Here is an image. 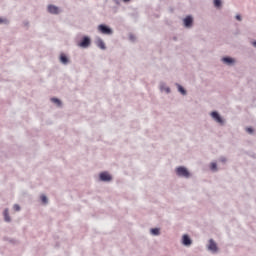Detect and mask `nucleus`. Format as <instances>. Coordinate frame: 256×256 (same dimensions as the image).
<instances>
[{"label": "nucleus", "mask_w": 256, "mask_h": 256, "mask_svg": "<svg viewBox=\"0 0 256 256\" xmlns=\"http://www.w3.org/2000/svg\"><path fill=\"white\" fill-rule=\"evenodd\" d=\"M176 173L179 177H185L186 179L190 177L189 170L183 166L176 168Z\"/></svg>", "instance_id": "1"}, {"label": "nucleus", "mask_w": 256, "mask_h": 256, "mask_svg": "<svg viewBox=\"0 0 256 256\" xmlns=\"http://www.w3.org/2000/svg\"><path fill=\"white\" fill-rule=\"evenodd\" d=\"M98 31L100 33H102L103 35H112L113 34V30H111V28H109L103 24L98 26Z\"/></svg>", "instance_id": "2"}, {"label": "nucleus", "mask_w": 256, "mask_h": 256, "mask_svg": "<svg viewBox=\"0 0 256 256\" xmlns=\"http://www.w3.org/2000/svg\"><path fill=\"white\" fill-rule=\"evenodd\" d=\"M209 251H212L213 253H217L218 248H217V243L213 239L209 240V245H208Z\"/></svg>", "instance_id": "3"}, {"label": "nucleus", "mask_w": 256, "mask_h": 256, "mask_svg": "<svg viewBox=\"0 0 256 256\" xmlns=\"http://www.w3.org/2000/svg\"><path fill=\"white\" fill-rule=\"evenodd\" d=\"M89 45H91V40L89 37H84L82 43L79 44V47L87 48Z\"/></svg>", "instance_id": "4"}, {"label": "nucleus", "mask_w": 256, "mask_h": 256, "mask_svg": "<svg viewBox=\"0 0 256 256\" xmlns=\"http://www.w3.org/2000/svg\"><path fill=\"white\" fill-rule=\"evenodd\" d=\"M211 116L215 119V121L217 123H220L221 125H223V118H221V116L219 115V113L217 112H212Z\"/></svg>", "instance_id": "5"}, {"label": "nucleus", "mask_w": 256, "mask_h": 256, "mask_svg": "<svg viewBox=\"0 0 256 256\" xmlns=\"http://www.w3.org/2000/svg\"><path fill=\"white\" fill-rule=\"evenodd\" d=\"M48 11H49V13H52L53 15H57L59 13V8L54 5H49Z\"/></svg>", "instance_id": "6"}, {"label": "nucleus", "mask_w": 256, "mask_h": 256, "mask_svg": "<svg viewBox=\"0 0 256 256\" xmlns=\"http://www.w3.org/2000/svg\"><path fill=\"white\" fill-rule=\"evenodd\" d=\"M101 181H111V175L107 172H103L100 174Z\"/></svg>", "instance_id": "7"}, {"label": "nucleus", "mask_w": 256, "mask_h": 256, "mask_svg": "<svg viewBox=\"0 0 256 256\" xmlns=\"http://www.w3.org/2000/svg\"><path fill=\"white\" fill-rule=\"evenodd\" d=\"M184 25L185 27H191V25H193V18L191 16H187L184 19Z\"/></svg>", "instance_id": "8"}, {"label": "nucleus", "mask_w": 256, "mask_h": 256, "mask_svg": "<svg viewBox=\"0 0 256 256\" xmlns=\"http://www.w3.org/2000/svg\"><path fill=\"white\" fill-rule=\"evenodd\" d=\"M182 243H183V245H186V246L191 245V238H189L188 235H184Z\"/></svg>", "instance_id": "9"}, {"label": "nucleus", "mask_w": 256, "mask_h": 256, "mask_svg": "<svg viewBox=\"0 0 256 256\" xmlns=\"http://www.w3.org/2000/svg\"><path fill=\"white\" fill-rule=\"evenodd\" d=\"M96 45H97V47H99L100 49H105V42H103V40H101V38H99V39L96 41Z\"/></svg>", "instance_id": "10"}, {"label": "nucleus", "mask_w": 256, "mask_h": 256, "mask_svg": "<svg viewBox=\"0 0 256 256\" xmlns=\"http://www.w3.org/2000/svg\"><path fill=\"white\" fill-rule=\"evenodd\" d=\"M222 61H223L224 63H227V65H231V63H234L233 58H229V57H224V58L222 59Z\"/></svg>", "instance_id": "11"}, {"label": "nucleus", "mask_w": 256, "mask_h": 256, "mask_svg": "<svg viewBox=\"0 0 256 256\" xmlns=\"http://www.w3.org/2000/svg\"><path fill=\"white\" fill-rule=\"evenodd\" d=\"M60 61L61 63H64V65H66V63H69V59H67V56H65L64 54H61Z\"/></svg>", "instance_id": "12"}, {"label": "nucleus", "mask_w": 256, "mask_h": 256, "mask_svg": "<svg viewBox=\"0 0 256 256\" xmlns=\"http://www.w3.org/2000/svg\"><path fill=\"white\" fill-rule=\"evenodd\" d=\"M4 219L7 222L11 221V217H9V210L8 209L4 210Z\"/></svg>", "instance_id": "13"}, {"label": "nucleus", "mask_w": 256, "mask_h": 256, "mask_svg": "<svg viewBox=\"0 0 256 256\" xmlns=\"http://www.w3.org/2000/svg\"><path fill=\"white\" fill-rule=\"evenodd\" d=\"M51 101H52V103H56V105H58V107H61V100L60 99L52 98Z\"/></svg>", "instance_id": "14"}, {"label": "nucleus", "mask_w": 256, "mask_h": 256, "mask_svg": "<svg viewBox=\"0 0 256 256\" xmlns=\"http://www.w3.org/2000/svg\"><path fill=\"white\" fill-rule=\"evenodd\" d=\"M210 169H211V171H217V163L212 162V163L210 164Z\"/></svg>", "instance_id": "15"}, {"label": "nucleus", "mask_w": 256, "mask_h": 256, "mask_svg": "<svg viewBox=\"0 0 256 256\" xmlns=\"http://www.w3.org/2000/svg\"><path fill=\"white\" fill-rule=\"evenodd\" d=\"M178 90L182 93V95H186V91H185V88L182 87L181 85H178Z\"/></svg>", "instance_id": "16"}, {"label": "nucleus", "mask_w": 256, "mask_h": 256, "mask_svg": "<svg viewBox=\"0 0 256 256\" xmlns=\"http://www.w3.org/2000/svg\"><path fill=\"white\" fill-rule=\"evenodd\" d=\"M152 235H159V228H153L151 229Z\"/></svg>", "instance_id": "17"}, {"label": "nucleus", "mask_w": 256, "mask_h": 256, "mask_svg": "<svg viewBox=\"0 0 256 256\" xmlns=\"http://www.w3.org/2000/svg\"><path fill=\"white\" fill-rule=\"evenodd\" d=\"M215 7H221V0H214Z\"/></svg>", "instance_id": "18"}, {"label": "nucleus", "mask_w": 256, "mask_h": 256, "mask_svg": "<svg viewBox=\"0 0 256 256\" xmlns=\"http://www.w3.org/2000/svg\"><path fill=\"white\" fill-rule=\"evenodd\" d=\"M13 208L14 211H21V207L19 206V204H15Z\"/></svg>", "instance_id": "19"}, {"label": "nucleus", "mask_w": 256, "mask_h": 256, "mask_svg": "<svg viewBox=\"0 0 256 256\" xmlns=\"http://www.w3.org/2000/svg\"><path fill=\"white\" fill-rule=\"evenodd\" d=\"M41 201H42V203H47V196L42 195L41 196Z\"/></svg>", "instance_id": "20"}, {"label": "nucleus", "mask_w": 256, "mask_h": 256, "mask_svg": "<svg viewBox=\"0 0 256 256\" xmlns=\"http://www.w3.org/2000/svg\"><path fill=\"white\" fill-rule=\"evenodd\" d=\"M246 131H247L248 133H253V128H247Z\"/></svg>", "instance_id": "21"}, {"label": "nucleus", "mask_w": 256, "mask_h": 256, "mask_svg": "<svg viewBox=\"0 0 256 256\" xmlns=\"http://www.w3.org/2000/svg\"><path fill=\"white\" fill-rule=\"evenodd\" d=\"M237 21H241V15H236Z\"/></svg>", "instance_id": "22"}, {"label": "nucleus", "mask_w": 256, "mask_h": 256, "mask_svg": "<svg viewBox=\"0 0 256 256\" xmlns=\"http://www.w3.org/2000/svg\"><path fill=\"white\" fill-rule=\"evenodd\" d=\"M221 161H222V163H225V161H227V159L221 158Z\"/></svg>", "instance_id": "23"}, {"label": "nucleus", "mask_w": 256, "mask_h": 256, "mask_svg": "<svg viewBox=\"0 0 256 256\" xmlns=\"http://www.w3.org/2000/svg\"><path fill=\"white\" fill-rule=\"evenodd\" d=\"M0 23H5V20L0 18Z\"/></svg>", "instance_id": "24"}, {"label": "nucleus", "mask_w": 256, "mask_h": 256, "mask_svg": "<svg viewBox=\"0 0 256 256\" xmlns=\"http://www.w3.org/2000/svg\"><path fill=\"white\" fill-rule=\"evenodd\" d=\"M252 45H253V47H256V41H254V42L252 43Z\"/></svg>", "instance_id": "25"}, {"label": "nucleus", "mask_w": 256, "mask_h": 256, "mask_svg": "<svg viewBox=\"0 0 256 256\" xmlns=\"http://www.w3.org/2000/svg\"><path fill=\"white\" fill-rule=\"evenodd\" d=\"M123 1H125V3L129 2V0H123Z\"/></svg>", "instance_id": "26"}, {"label": "nucleus", "mask_w": 256, "mask_h": 256, "mask_svg": "<svg viewBox=\"0 0 256 256\" xmlns=\"http://www.w3.org/2000/svg\"><path fill=\"white\" fill-rule=\"evenodd\" d=\"M167 93H169V88L166 89Z\"/></svg>", "instance_id": "27"}]
</instances>
